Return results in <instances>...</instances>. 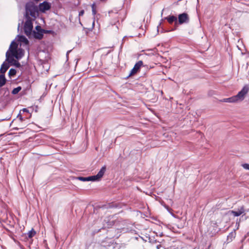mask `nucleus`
I'll use <instances>...</instances> for the list:
<instances>
[{
	"instance_id": "1a4fd4ad",
	"label": "nucleus",
	"mask_w": 249,
	"mask_h": 249,
	"mask_svg": "<svg viewBox=\"0 0 249 249\" xmlns=\"http://www.w3.org/2000/svg\"><path fill=\"white\" fill-rule=\"evenodd\" d=\"M15 55L13 52L8 51L6 53V60L9 63H12L14 62Z\"/></svg>"
},
{
	"instance_id": "f8f14e48",
	"label": "nucleus",
	"mask_w": 249,
	"mask_h": 249,
	"mask_svg": "<svg viewBox=\"0 0 249 249\" xmlns=\"http://www.w3.org/2000/svg\"><path fill=\"white\" fill-rule=\"evenodd\" d=\"M245 210L243 207H241L237 211H232L231 213L234 216H238L244 213Z\"/></svg>"
},
{
	"instance_id": "6ab92c4d",
	"label": "nucleus",
	"mask_w": 249,
	"mask_h": 249,
	"mask_svg": "<svg viewBox=\"0 0 249 249\" xmlns=\"http://www.w3.org/2000/svg\"><path fill=\"white\" fill-rule=\"evenodd\" d=\"M36 233L34 229H32L27 234H25V236L26 237L27 236L29 238H31L36 234Z\"/></svg>"
},
{
	"instance_id": "72a5a7b5",
	"label": "nucleus",
	"mask_w": 249,
	"mask_h": 249,
	"mask_svg": "<svg viewBox=\"0 0 249 249\" xmlns=\"http://www.w3.org/2000/svg\"><path fill=\"white\" fill-rule=\"evenodd\" d=\"M19 28V24H18V29Z\"/></svg>"
},
{
	"instance_id": "bb28decb",
	"label": "nucleus",
	"mask_w": 249,
	"mask_h": 249,
	"mask_svg": "<svg viewBox=\"0 0 249 249\" xmlns=\"http://www.w3.org/2000/svg\"><path fill=\"white\" fill-rule=\"evenodd\" d=\"M18 118H19V119L20 120V121L21 122L23 121L24 120L23 119V118L22 117V116L20 115V113H19L17 116Z\"/></svg>"
},
{
	"instance_id": "473e14b6",
	"label": "nucleus",
	"mask_w": 249,
	"mask_h": 249,
	"mask_svg": "<svg viewBox=\"0 0 249 249\" xmlns=\"http://www.w3.org/2000/svg\"><path fill=\"white\" fill-rule=\"evenodd\" d=\"M167 210L169 212L170 209L169 208H167Z\"/></svg>"
},
{
	"instance_id": "2eb2a0df",
	"label": "nucleus",
	"mask_w": 249,
	"mask_h": 249,
	"mask_svg": "<svg viewBox=\"0 0 249 249\" xmlns=\"http://www.w3.org/2000/svg\"><path fill=\"white\" fill-rule=\"evenodd\" d=\"M17 47L18 44L14 40H13L11 43L8 51H9L10 52H13L17 49Z\"/></svg>"
},
{
	"instance_id": "7c9ffc66",
	"label": "nucleus",
	"mask_w": 249,
	"mask_h": 249,
	"mask_svg": "<svg viewBox=\"0 0 249 249\" xmlns=\"http://www.w3.org/2000/svg\"><path fill=\"white\" fill-rule=\"evenodd\" d=\"M50 32V31H48V30H46V33H49Z\"/></svg>"
},
{
	"instance_id": "9b49d317",
	"label": "nucleus",
	"mask_w": 249,
	"mask_h": 249,
	"mask_svg": "<svg viewBox=\"0 0 249 249\" xmlns=\"http://www.w3.org/2000/svg\"><path fill=\"white\" fill-rule=\"evenodd\" d=\"M46 32H36L33 31V35L35 38L38 39H41L43 37V33Z\"/></svg>"
},
{
	"instance_id": "20e7f679",
	"label": "nucleus",
	"mask_w": 249,
	"mask_h": 249,
	"mask_svg": "<svg viewBox=\"0 0 249 249\" xmlns=\"http://www.w3.org/2000/svg\"><path fill=\"white\" fill-rule=\"evenodd\" d=\"M26 20L24 26V30L25 34L27 36L30 35L33 28V25L32 23V19L31 18H26Z\"/></svg>"
},
{
	"instance_id": "aec40b11",
	"label": "nucleus",
	"mask_w": 249,
	"mask_h": 249,
	"mask_svg": "<svg viewBox=\"0 0 249 249\" xmlns=\"http://www.w3.org/2000/svg\"><path fill=\"white\" fill-rule=\"evenodd\" d=\"M16 72L17 71L15 69L11 68L9 71L8 75L10 77H13L16 75Z\"/></svg>"
},
{
	"instance_id": "412c9836",
	"label": "nucleus",
	"mask_w": 249,
	"mask_h": 249,
	"mask_svg": "<svg viewBox=\"0 0 249 249\" xmlns=\"http://www.w3.org/2000/svg\"><path fill=\"white\" fill-rule=\"evenodd\" d=\"M21 89V87L19 86L14 88L12 91V93L14 95L18 94Z\"/></svg>"
},
{
	"instance_id": "f3484780",
	"label": "nucleus",
	"mask_w": 249,
	"mask_h": 249,
	"mask_svg": "<svg viewBox=\"0 0 249 249\" xmlns=\"http://www.w3.org/2000/svg\"><path fill=\"white\" fill-rule=\"evenodd\" d=\"M6 78L4 74H1L0 75V87L4 86L6 83Z\"/></svg>"
},
{
	"instance_id": "b1692460",
	"label": "nucleus",
	"mask_w": 249,
	"mask_h": 249,
	"mask_svg": "<svg viewBox=\"0 0 249 249\" xmlns=\"http://www.w3.org/2000/svg\"><path fill=\"white\" fill-rule=\"evenodd\" d=\"M36 32H46L45 30L42 29L41 26L37 25L36 27Z\"/></svg>"
},
{
	"instance_id": "a211bd4d",
	"label": "nucleus",
	"mask_w": 249,
	"mask_h": 249,
	"mask_svg": "<svg viewBox=\"0 0 249 249\" xmlns=\"http://www.w3.org/2000/svg\"><path fill=\"white\" fill-rule=\"evenodd\" d=\"M108 220H109L108 218H107L104 220V222L106 223V224H107V226H106V225L105 224H104V225H103V227L102 228V229H104L107 227L109 228L110 226H111L113 224L112 221L109 222Z\"/></svg>"
},
{
	"instance_id": "5701e85b",
	"label": "nucleus",
	"mask_w": 249,
	"mask_h": 249,
	"mask_svg": "<svg viewBox=\"0 0 249 249\" xmlns=\"http://www.w3.org/2000/svg\"><path fill=\"white\" fill-rule=\"evenodd\" d=\"M78 180L82 181H88L87 177H78L76 178Z\"/></svg>"
},
{
	"instance_id": "423d86ee",
	"label": "nucleus",
	"mask_w": 249,
	"mask_h": 249,
	"mask_svg": "<svg viewBox=\"0 0 249 249\" xmlns=\"http://www.w3.org/2000/svg\"><path fill=\"white\" fill-rule=\"evenodd\" d=\"M51 8V4L47 1H43L39 4L38 9L42 12L45 13L46 11L49 10Z\"/></svg>"
},
{
	"instance_id": "7ed1b4c3",
	"label": "nucleus",
	"mask_w": 249,
	"mask_h": 249,
	"mask_svg": "<svg viewBox=\"0 0 249 249\" xmlns=\"http://www.w3.org/2000/svg\"><path fill=\"white\" fill-rule=\"evenodd\" d=\"M106 170V166H103L96 175L89 176L87 177L88 181H97L99 180L104 176Z\"/></svg>"
},
{
	"instance_id": "4be33fe9",
	"label": "nucleus",
	"mask_w": 249,
	"mask_h": 249,
	"mask_svg": "<svg viewBox=\"0 0 249 249\" xmlns=\"http://www.w3.org/2000/svg\"><path fill=\"white\" fill-rule=\"evenodd\" d=\"M92 14L94 16L96 14V6L95 3L91 5Z\"/></svg>"
},
{
	"instance_id": "4468645a",
	"label": "nucleus",
	"mask_w": 249,
	"mask_h": 249,
	"mask_svg": "<svg viewBox=\"0 0 249 249\" xmlns=\"http://www.w3.org/2000/svg\"><path fill=\"white\" fill-rule=\"evenodd\" d=\"M9 68V65L5 62H3L1 66L0 72L1 74H4V73L7 71Z\"/></svg>"
},
{
	"instance_id": "a878e982",
	"label": "nucleus",
	"mask_w": 249,
	"mask_h": 249,
	"mask_svg": "<svg viewBox=\"0 0 249 249\" xmlns=\"http://www.w3.org/2000/svg\"><path fill=\"white\" fill-rule=\"evenodd\" d=\"M242 166L243 167L244 169L249 170V164L243 163L242 164Z\"/></svg>"
},
{
	"instance_id": "c756f323",
	"label": "nucleus",
	"mask_w": 249,
	"mask_h": 249,
	"mask_svg": "<svg viewBox=\"0 0 249 249\" xmlns=\"http://www.w3.org/2000/svg\"><path fill=\"white\" fill-rule=\"evenodd\" d=\"M162 246L161 245H158L157 246V249H160V248H161Z\"/></svg>"
},
{
	"instance_id": "f257e3e1",
	"label": "nucleus",
	"mask_w": 249,
	"mask_h": 249,
	"mask_svg": "<svg viewBox=\"0 0 249 249\" xmlns=\"http://www.w3.org/2000/svg\"><path fill=\"white\" fill-rule=\"evenodd\" d=\"M249 91V87L248 85H245L237 95L230 98H224L222 101L223 102L234 103L239 101H242L244 99L245 95Z\"/></svg>"
},
{
	"instance_id": "6e6552de",
	"label": "nucleus",
	"mask_w": 249,
	"mask_h": 249,
	"mask_svg": "<svg viewBox=\"0 0 249 249\" xmlns=\"http://www.w3.org/2000/svg\"><path fill=\"white\" fill-rule=\"evenodd\" d=\"M14 53L15 57L17 59H21L24 55V51L21 49H18L13 52Z\"/></svg>"
},
{
	"instance_id": "0eeeda50",
	"label": "nucleus",
	"mask_w": 249,
	"mask_h": 249,
	"mask_svg": "<svg viewBox=\"0 0 249 249\" xmlns=\"http://www.w3.org/2000/svg\"><path fill=\"white\" fill-rule=\"evenodd\" d=\"M142 64L143 62L141 60L139 61L138 62H137L134 65L133 68L130 71V72L127 77H129L136 73L140 69L142 65Z\"/></svg>"
},
{
	"instance_id": "cd10ccee",
	"label": "nucleus",
	"mask_w": 249,
	"mask_h": 249,
	"mask_svg": "<svg viewBox=\"0 0 249 249\" xmlns=\"http://www.w3.org/2000/svg\"><path fill=\"white\" fill-rule=\"evenodd\" d=\"M84 11L83 10H82L79 12V16H82L84 15Z\"/></svg>"
},
{
	"instance_id": "c85d7f7f",
	"label": "nucleus",
	"mask_w": 249,
	"mask_h": 249,
	"mask_svg": "<svg viewBox=\"0 0 249 249\" xmlns=\"http://www.w3.org/2000/svg\"><path fill=\"white\" fill-rule=\"evenodd\" d=\"M22 110L25 112H29V110L27 108H23Z\"/></svg>"
},
{
	"instance_id": "dca6fc26",
	"label": "nucleus",
	"mask_w": 249,
	"mask_h": 249,
	"mask_svg": "<svg viewBox=\"0 0 249 249\" xmlns=\"http://www.w3.org/2000/svg\"><path fill=\"white\" fill-rule=\"evenodd\" d=\"M235 235L236 232L235 231H233L230 232L227 236V241L228 242H231L233 240V239L235 238Z\"/></svg>"
},
{
	"instance_id": "9d476101",
	"label": "nucleus",
	"mask_w": 249,
	"mask_h": 249,
	"mask_svg": "<svg viewBox=\"0 0 249 249\" xmlns=\"http://www.w3.org/2000/svg\"><path fill=\"white\" fill-rule=\"evenodd\" d=\"M164 19H166L170 24H172L173 22H175V25L178 24V18L174 15H170L165 17Z\"/></svg>"
},
{
	"instance_id": "39448f33",
	"label": "nucleus",
	"mask_w": 249,
	"mask_h": 249,
	"mask_svg": "<svg viewBox=\"0 0 249 249\" xmlns=\"http://www.w3.org/2000/svg\"><path fill=\"white\" fill-rule=\"evenodd\" d=\"M190 21V18L188 14L186 13L180 14L178 16V24H187Z\"/></svg>"
},
{
	"instance_id": "393cba45",
	"label": "nucleus",
	"mask_w": 249,
	"mask_h": 249,
	"mask_svg": "<svg viewBox=\"0 0 249 249\" xmlns=\"http://www.w3.org/2000/svg\"><path fill=\"white\" fill-rule=\"evenodd\" d=\"M13 64L17 68H19L21 66L20 64L16 60L14 61Z\"/></svg>"
},
{
	"instance_id": "ddd939ff",
	"label": "nucleus",
	"mask_w": 249,
	"mask_h": 249,
	"mask_svg": "<svg viewBox=\"0 0 249 249\" xmlns=\"http://www.w3.org/2000/svg\"><path fill=\"white\" fill-rule=\"evenodd\" d=\"M17 37L18 38V41L23 42L25 45H27L29 44V41L27 38L23 35H18Z\"/></svg>"
},
{
	"instance_id": "2f4dec72",
	"label": "nucleus",
	"mask_w": 249,
	"mask_h": 249,
	"mask_svg": "<svg viewBox=\"0 0 249 249\" xmlns=\"http://www.w3.org/2000/svg\"><path fill=\"white\" fill-rule=\"evenodd\" d=\"M100 230H101V229H99V230H98L97 231H96V232H99Z\"/></svg>"
},
{
	"instance_id": "f03ea898",
	"label": "nucleus",
	"mask_w": 249,
	"mask_h": 249,
	"mask_svg": "<svg viewBox=\"0 0 249 249\" xmlns=\"http://www.w3.org/2000/svg\"><path fill=\"white\" fill-rule=\"evenodd\" d=\"M38 8L33 2H27L25 5V18H30V16L34 18H36L38 15Z\"/></svg>"
}]
</instances>
